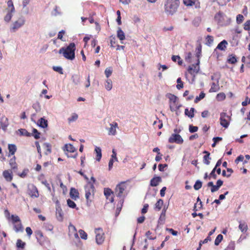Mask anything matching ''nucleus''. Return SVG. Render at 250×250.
Instances as JSON below:
<instances>
[{
	"mask_svg": "<svg viewBox=\"0 0 250 250\" xmlns=\"http://www.w3.org/2000/svg\"><path fill=\"white\" fill-rule=\"evenodd\" d=\"M67 204L68 207L71 208H75L76 207V205L75 202L70 199L67 200Z\"/></svg>",
	"mask_w": 250,
	"mask_h": 250,
	"instance_id": "48",
	"label": "nucleus"
},
{
	"mask_svg": "<svg viewBox=\"0 0 250 250\" xmlns=\"http://www.w3.org/2000/svg\"><path fill=\"white\" fill-rule=\"evenodd\" d=\"M96 234V241L97 244L101 245L104 241V233L102 228H97L95 230Z\"/></svg>",
	"mask_w": 250,
	"mask_h": 250,
	"instance_id": "5",
	"label": "nucleus"
},
{
	"mask_svg": "<svg viewBox=\"0 0 250 250\" xmlns=\"http://www.w3.org/2000/svg\"><path fill=\"white\" fill-rule=\"evenodd\" d=\"M244 29L246 31L250 30V20H248L245 22Z\"/></svg>",
	"mask_w": 250,
	"mask_h": 250,
	"instance_id": "56",
	"label": "nucleus"
},
{
	"mask_svg": "<svg viewBox=\"0 0 250 250\" xmlns=\"http://www.w3.org/2000/svg\"><path fill=\"white\" fill-rule=\"evenodd\" d=\"M110 127L108 129V134L109 135H115L116 134V128L118 127V124L116 122H113L110 124Z\"/></svg>",
	"mask_w": 250,
	"mask_h": 250,
	"instance_id": "16",
	"label": "nucleus"
},
{
	"mask_svg": "<svg viewBox=\"0 0 250 250\" xmlns=\"http://www.w3.org/2000/svg\"><path fill=\"white\" fill-rule=\"evenodd\" d=\"M10 218L13 224H15L21 221L20 217L16 215H12Z\"/></svg>",
	"mask_w": 250,
	"mask_h": 250,
	"instance_id": "45",
	"label": "nucleus"
},
{
	"mask_svg": "<svg viewBox=\"0 0 250 250\" xmlns=\"http://www.w3.org/2000/svg\"><path fill=\"white\" fill-rule=\"evenodd\" d=\"M161 181L162 179L160 176L154 177L150 180V185L151 187H156Z\"/></svg>",
	"mask_w": 250,
	"mask_h": 250,
	"instance_id": "19",
	"label": "nucleus"
},
{
	"mask_svg": "<svg viewBox=\"0 0 250 250\" xmlns=\"http://www.w3.org/2000/svg\"><path fill=\"white\" fill-rule=\"evenodd\" d=\"M9 165L13 169H17V164L16 162V157L14 156L13 158L10 159L9 161Z\"/></svg>",
	"mask_w": 250,
	"mask_h": 250,
	"instance_id": "28",
	"label": "nucleus"
},
{
	"mask_svg": "<svg viewBox=\"0 0 250 250\" xmlns=\"http://www.w3.org/2000/svg\"><path fill=\"white\" fill-rule=\"evenodd\" d=\"M95 151L97 154L96 159L98 161H100L102 158V150L99 147L96 146L95 149Z\"/></svg>",
	"mask_w": 250,
	"mask_h": 250,
	"instance_id": "29",
	"label": "nucleus"
},
{
	"mask_svg": "<svg viewBox=\"0 0 250 250\" xmlns=\"http://www.w3.org/2000/svg\"><path fill=\"white\" fill-rule=\"evenodd\" d=\"M38 125L41 127L45 128L47 126V121L43 118H41L38 121Z\"/></svg>",
	"mask_w": 250,
	"mask_h": 250,
	"instance_id": "26",
	"label": "nucleus"
},
{
	"mask_svg": "<svg viewBox=\"0 0 250 250\" xmlns=\"http://www.w3.org/2000/svg\"><path fill=\"white\" fill-rule=\"evenodd\" d=\"M167 97L169 99V101L174 104H175L177 101V97L173 94L169 93L167 95Z\"/></svg>",
	"mask_w": 250,
	"mask_h": 250,
	"instance_id": "39",
	"label": "nucleus"
},
{
	"mask_svg": "<svg viewBox=\"0 0 250 250\" xmlns=\"http://www.w3.org/2000/svg\"><path fill=\"white\" fill-rule=\"evenodd\" d=\"M104 195L107 200H108L109 202L113 203L114 201L113 191L109 188H104Z\"/></svg>",
	"mask_w": 250,
	"mask_h": 250,
	"instance_id": "13",
	"label": "nucleus"
},
{
	"mask_svg": "<svg viewBox=\"0 0 250 250\" xmlns=\"http://www.w3.org/2000/svg\"><path fill=\"white\" fill-rule=\"evenodd\" d=\"M25 23V19L23 17L19 18L16 21L13 22L10 30L12 32H15L22 27Z\"/></svg>",
	"mask_w": 250,
	"mask_h": 250,
	"instance_id": "6",
	"label": "nucleus"
},
{
	"mask_svg": "<svg viewBox=\"0 0 250 250\" xmlns=\"http://www.w3.org/2000/svg\"><path fill=\"white\" fill-rule=\"evenodd\" d=\"M216 169V167H214V168L212 170L211 172L209 174V176H208L209 179L210 177H212L213 179H216L217 178V175L215 173Z\"/></svg>",
	"mask_w": 250,
	"mask_h": 250,
	"instance_id": "57",
	"label": "nucleus"
},
{
	"mask_svg": "<svg viewBox=\"0 0 250 250\" xmlns=\"http://www.w3.org/2000/svg\"><path fill=\"white\" fill-rule=\"evenodd\" d=\"M166 209L164 208L161 212V215L159 219V223H163L164 222L166 217Z\"/></svg>",
	"mask_w": 250,
	"mask_h": 250,
	"instance_id": "37",
	"label": "nucleus"
},
{
	"mask_svg": "<svg viewBox=\"0 0 250 250\" xmlns=\"http://www.w3.org/2000/svg\"><path fill=\"white\" fill-rule=\"evenodd\" d=\"M19 131L20 132L21 134L22 135H24L26 136H30V133L25 129H19Z\"/></svg>",
	"mask_w": 250,
	"mask_h": 250,
	"instance_id": "52",
	"label": "nucleus"
},
{
	"mask_svg": "<svg viewBox=\"0 0 250 250\" xmlns=\"http://www.w3.org/2000/svg\"><path fill=\"white\" fill-rule=\"evenodd\" d=\"M239 229L242 232L245 233L247 232L248 229V225L246 223H240L239 225Z\"/></svg>",
	"mask_w": 250,
	"mask_h": 250,
	"instance_id": "31",
	"label": "nucleus"
},
{
	"mask_svg": "<svg viewBox=\"0 0 250 250\" xmlns=\"http://www.w3.org/2000/svg\"><path fill=\"white\" fill-rule=\"evenodd\" d=\"M105 87L107 90H110L112 88V82L110 79H107L105 84Z\"/></svg>",
	"mask_w": 250,
	"mask_h": 250,
	"instance_id": "38",
	"label": "nucleus"
},
{
	"mask_svg": "<svg viewBox=\"0 0 250 250\" xmlns=\"http://www.w3.org/2000/svg\"><path fill=\"white\" fill-rule=\"evenodd\" d=\"M198 129V127L196 126L190 125L189 126V130L190 133H194L196 132Z\"/></svg>",
	"mask_w": 250,
	"mask_h": 250,
	"instance_id": "59",
	"label": "nucleus"
},
{
	"mask_svg": "<svg viewBox=\"0 0 250 250\" xmlns=\"http://www.w3.org/2000/svg\"><path fill=\"white\" fill-rule=\"evenodd\" d=\"M8 149L9 150L8 156L14 155L17 151V148L14 144H8Z\"/></svg>",
	"mask_w": 250,
	"mask_h": 250,
	"instance_id": "20",
	"label": "nucleus"
},
{
	"mask_svg": "<svg viewBox=\"0 0 250 250\" xmlns=\"http://www.w3.org/2000/svg\"><path fill=\"white\" fill-rule=\"evenodd\" d=\"M126 188V182H121L116 186L115 188V193L117 197H122L124 196Z\"/></svg>",
	"mask_w": 250,
	"mask_h": 250,
	"instance_id": "4",
	"label": "nucleus"
},
{
	"mask_svg": "<svg viewBox=\"0 0 250 250\" xmlns=\"http://www.w3.org/2000/svg\"><path fill=\"white\" fill-rule=\"evenodd\" d=\"M183 139L179 134H172L168 139V142L170 143H177L181 144L183 143Z\"/></svg>",
	"mask_w": 250,
	"mask_h": 250,
	"instance_id": "11",
	"label": "nucleus"
},
{
	"mask_svg": "<svg viewBox=\"0 0 250 250\" xmlns=\"http://www.w3.org/2000/svg\"><path fill=\"white\" fill-rule=\"evenodd\" d=\"M230 117L226 113H221L220 114V124L225 128H227L229 124Z\"/></svg>",
	"mask_w": 250,
	"mask_h": 250,
	"instance_id": "7",
	"label": "nucleus"
},
{
	"mask_svg": "<svg viewBox=\"0 0 250 250\" xmlns=\"http://www.w3.org/2000/svg\"><path fill=\"white\" fill-rule=\"evenodd\" d=\"M196 56L198 58L200 57L202 52V45L199 44L196 49Z\"/></svg>",
	"mask_w": 250,
	"mask_h": 250,
	"instance_id": "58",
	"label": "nucleus"
},
{
	"mask_svg": "<svg viewBox=\"0 0 250 250\" xmlns=\"http://www.w3.org/2000/svg\"><path fill=\"white\" fill-rule=\"evenodd\" d=\"M219 89V85L216 84L215 83H213L211 84L210 89H209V92H215L218 91Z\"/></svg>",
	"mask_w": 250,
	"mask_h": 250,
	"instance_id": "36",
	"label": "nucleus"
},
{
	"mask_svg": "<svg viewBox=\"0 0 250 250\" xmlns=\"http://www.w3.org/2000/svg\"><path fill=\"white\" fill-rule=\"evenodd\" d=\"M112 73V69L111 67L107 68L105 69L104 73L107 78H108Z\"/></svg>",
	"mask_w": 250,
	"mask_h": 250,
	"instance_id": "54",
	"label": "nucleus"
},
{
	"mask_svg": "<svg viewBox=\"0 0 250 250\" xmlns=\"http://www.w3.org/2000/svg\"><path fill=\"white\" fill-rule=\"evenodd\" d=\"M70 197L74 200H76L79 198V193L76 189L75 188H71L70 191Z\"/></svg>",
	"mask_w": 250,
	"mask_h": 250,
	"instance_id": "17",
	"label": "nucleus"
},
{
	"mask_svg": "<svg viewBox=\"0 0 250 250\" xmlns=\"http://www.w3.org/2000/svg\"><path fill=\"white\" fill-rule=\"evenodd\" d=\"M205 93L204 92H201L199 96H197L194 100V103H197L199 101L204 99L205 97Z\"/></svg>",
	"mask_w": 250,
	"mask_h": 250,
	"instance_id": "41",
	"label": "nucleus"
},
{
	"mask_svg": "<svg viewBox=\"0 0 250 250\" xmlns=\"http://www.w3.org/2000/svg\"><path fill=\"white\" fill-rule=\"evenodd\" d=\"M194 111L195 109L193 107H191L190 109V111H188V108H186L185 110V114L186 116H188V117L192 118L194 116Z\"/></svg>",
	"mask_w": 250,
	"mask_h": 250,
	"instance_id": "25",
	"label": "nucleus"
},
{
	"mask_svg": "<svg viewBox=\"0 0 250 250\" xmlns=\"http://www.w3.org/2000/svg\"><path fill=\"white\" fill-rule=\"evenodd\" d=\"M226 98V95L225 93L222 92L218 94L216 96V99L218 101H223Z\"/></svg>",
	"mask_w": 250,
	"mask_h": 250,
	"instance_id": "51",
	"label": "nucleus"
},
{
	"mask_svg": "<svg viewBox=\"0 0 250 250\" xmlns=\"http://www.w3.org/2000/svg\"><path fill=\"white\" fill-rule=\"evenodd\" d=\"M7 8L6 9H7V11L14 12H15V8L14 6L13 1L11 0H9L7 1Z\"/></svg>",
	"mask_w": 250,
	"mask_h": 250,
	"instance_id": "30",
	"label": "nucleus"
},
{
	"mask_svg": "<svg viewBox=\"0 0 250 250\" xmlns=\"http://www.w3.org/2000/svg\"><path fill=\"white\" fill-rule=\"evenodd\" d=\"M204 153L206 154L203 158L204 163L206 165H208L210 163L209 160L211 159L209 157L210 153L207 151H205Z\"/></svg>",
	"mask_w": 250,
	"mask_h": 250,
	"instance_id": "27",
	"label": "nucleus"
},
{
	"mask_svg": "<svg viewBox=\"0 0 250 250\" xmlns=\"http://www.w3.org/2000/svg\"><path fill=\"white\" fill-rule=\"evenodd\" d=\"M94 185L90 183L84 187L85 196L86 200V204L88 206H90L91 203L94 195Z\"/></svg>",
	"mask_w": 250,
	"mask_h": 250,
	"instance_id": "3",
	"label": "nucleus"
},
{
	"mask_svg": "<svg viewBox=\"0 0 250 250\" xmlns=\"http://www.w3.org/2000/svg\"><path fill=\"white\" fill-rule=\"evenodd\" d=\"M183 2L187 7L194 6L196 9L200 8V2L199 0H183Z\"/></svg>",
	"mask_w": 250,
	"mask_h": 250,
	"instance_id": "10",
	"label": "nucleus"
},
{
	"mask_svg": "<svg viewBox=\"0 0 250 250\" xmlns=\"http://www.w3.org/2000/svg\"><path fill=\"white\" fill-rule=\"evenodd\" d=\"M78 118V115L76 113H74L72 114L71 117L68 119V121L69 123L73 122L76 121Z\"/></svg>",
	"mask_w": 250,
	"mask_h": 250,
	"instance_id": "46",
	"label": "nucleus"
},
{
	"mask_svg": "<svg viewBox=\"0 0 250 250\" xmlns=\"http://www.w3.org/2000/svg\"><path fill=\"white\" fill-rule=\"evenodd\" d=\"M79 233L82 239L84 240H86L87 239V234L83 230L80 229L79 230Z\"/></svg>",
	"mask_w": 250,
	"mask_h": 250,
	"instance_id": "44",
	"label": "nucleus"
},
{
	"mask_svg": "<svg viewBox=\"0 0 250 250\" xmlns=\"http://www.w3.org/2000/svg\"><path fill=\"white\" fill-rule=\"evenodd\" d=\"M43 147L44 149V154L46 155L51 153V145L49 143H44Z\"/></svg>",
	"mask_w": 250,
	"mask_h": 250,
	"instance_id": "23",
	"label": "nucleus"
},
{
	"mask_svg": "<svg viewBox=\"0 0 250 250\" xmlns=\"http://www.w3.org/2000/svg\"><path fill=\"white\" fill-rule=\"evenodd\" d=\"M27 193L31 197L33 198H38L39 196L38 188L34 185L28 186Z\"/></svg>",
	"mask_w": 250,
	"mask_h": 250,
	"instance_id": "9",
	"label": "nucleus"
},
{
	"mask_svg": "<svg viewBox=\"0 0 250 250\" xmlns=\"http://www.w3.org/2000/svg\"><path fill=\"white\" fill-rule=\"evenodd\" d=\"M223 239V236L222 234L218 235L215 240L214 244L216 246L219 245V244L221 243V242L222 241Z\"/></svg>",
	"mask_w": 250,
	"mask_h": 250,
	"instance_id": "40",
	"label": "nucleus"
},
{
	"mask_svg": "<svg viewBox=\"0 0 250 250\" xmlns=\"http://www.w3.org/2000/svg\"><path fill=\"white\" fill-rule=\"evenodd\" d=\"M16 246L17 248L24 249L25 246V243L21 240L18 239L17 241Z\"/></svg>",
	"mask_w": 250,
	"mask_h": 250,
	"instance_id": "43",
	"label": "nucleus"
},
{
	"mask_svg": "<svg viewBox=\"0 0 250 250\" xmlns=\"http://www.w3.org/2000/svg\"><path fill=\"white\" fill-rule=\"evenodd\" d=\"M33 136L36 139H38L40 138V133L35 128L33 129L32 131Z\"/></svg>",
	"mask_w": 250,
	"mask_h": 250,
	"instance_id": "49",
	"label": "nucleus"
},
{
	"mask_svg": "<svg viewBox=\"0 0 250 250\" xmlns=\"http://www.w3.org/2000/svg\"><path fill=\"white\" fill-rule=\"evenodd\" d=\"M65 34V31L64 30H61V31H60L58 33V39L62 40V41H63V36L64 35V34Z\"/></svg>",
	"mask_w": 250,
	"mask_h": 250,
	"instance_id": "63",
	"label": "nucleus"
},
{
	"mask_svg": "<svg viewBox=\"0 0 250 250\" xmlns=\"http://www.w3.org/2000/svg\"><path fill=\"white\" fill-rule=\"evenodd\" d=\"M13 12H10V11H7V14L6 15V16L4 17V21H6V22H9L12 18V13Z\"/></svg>",
	"mask_w": 250,
	"mask_h": 250,
	"instance_id": "42",
	"label": "nucleus"
},
{
	"mask_svg": "<svg viewBox=\"0 0 250 250\" xmlns=\"http://www.w3.org/2000/svg\"><path fill=\"white\" fill-rule=\"evenodd\" d=\"M163 204V200L161 199H159L155 205V209L158 210V211L160 210L162 208Z\"/></svg>",
	"mask_w": 250,
	"mask_h": 250,
	"instance_id": "32",
	"label": "nucleus"
},
{
	"mask_svg": "<svg viewBox=\"0 0 250 250\" xmlns=\"http://www.w3.org/2000/svg\"><path fill=\"white\" fill-rule=\"evenodd\" d=\"M56 217L59 221H62L63 220V212L60 207L56 208Z\"/></svg>",
	"mask_w": 250,
	"mask_h": 250,
	"instance_id": "24",
	"label": "nucleus"
},
{
	"mask_svg": "<svg viewBox=\"0 0 250 250\" xmlns=\"http://www.w3.org/2000/svg\"><path fill=\"white\" fill-rule=\"evenodd\" d=\"M179 0H166L165 2V12L167 15H173L179 6Z\"/></svg>",
	"mask_w": 250,
	"mask_h": 250,
	"instance_id": "2",
	"label": "nucleus"
},
{
	"mask_svg": "<svg viewBox=\"0 0 250 250\" xmlns=\"http://www.w3.org/2000/svg\"><path fill=\"white\" fill-rule=\"evenodd\" d=\"M231 0H218L217 3L220 6H225Z\"/></svg>",
	"mask_w": 250,
	"mask_h": 250,
	"instance_id": "53",
	"label": "nucleus"
},
{
	"mask_svg": "<svg viewBox=\"0 0 250 250\" xmlns=\"http://www.w3.org/2000/svg\"><path fill=\"white\" fill-rule=\"evenodd\" d=\"M227 45L228 42L226 40H224L218 44L216 48L222 51H224L225 50Z\"/></svg>",
	"mask_w": 250,
	"mask_h": 250,
	"instance_id": "22",
	"label": "nucleus"
},
{
	"mask_svg": "<svg viewBox=\"0 0 250 250\" xmlns=\"http://www.w3.org/2000/svg\"><path fill=\"white\" fill-rule=\"evenodd\" d=\"M53 69L54 71L59 72L61 74H63V70L62 68L60 66H53Z\"/></svg>",
	"mask_w": 250,
	"mask_h": 250,
	"instance_id": "61",
	"label": "nucleus"
},
{
	"mask_svg": "<svg viewBox=\"0 0 250 250\" xmlns=\"http://www.w3.org/2000/svg\"><path fill=\"white\" fill-rule=\"evenodd\" d=\"M64 151H66L67 152L74 153L73 154H70L69 155L67 154L68 157L75 158L77 156V153L76 151V149L74 147V146L71 144H66L64 146V148L63 149Z\"/></svg>",
	"mask_w": 250,
	"mask_h": 250,
	"instance_id": "8",
	"label": "nucleus"
},
{
	"mask_svg": "<svg viewBox=\"0 0 250 250\" xmlns=\"http://www.w3.org/2000/svg\"><path fill=\"white\" fill-rule=\"evenodd\" d=\"M177 85H176V87L178 89H181L184 86L183 83L182 82L181 79L179 78L177 80Z\"/></svg>",
	"mask_w": 250,
	"mask_h": 250,
	"instance_id": "50",
	"label": "nucleus"
},
{
	"mask_svg": "<svg viewBox=\"0 0 250 250\" xmlns=\"http://www.w3.org/2000/svg\"><path fill=\"white\" fill-rule=\"evenodd\" d=\"M28 172V169H24L21 173L19 174V175L21 178H24L27 175Z\"/></svg>",
	"mask_w": 250,
	"mask_h": 250,
	"instance_id": "62",
	"label": "nucleus"
},
{
	"mask_svg": "<svg viewBox=\"0 0 250 250\" xmlns=\"http://www.w3.org/2000/svg\"><path fill=\"white\" fill-rule=\"evenodd\" d=\"M14 224V229L15 230L16 232H22L23 230V228L22 227V225L21 224V221L18 222L15 224Z\"/></svg>",
	"mask_w": 250,
	"mask_h": 250,
	"instance_id": "21",
	"label": "nucleus"
},
{
	"mask_svg": "<svg viewBox=\"0 0 250 250\" xmlns=\"http://www.w3.org/2000/svg\"><path fill=\"white\" fill-rule=\"evenodd\" d=\"M225 14L221 11H219L214 16V19L218 23H221L224 21Z\"/></svg>",
	"mask_w": 250,
	"mask_h": 250,
	"instance_id": "18",
	"label": "nucleus"
},
{
	"mask_svg": "<svg viewBox=\"0 0 250 250\" xmlns=\"http://www.w3.org/2000/svg\"><path fill=\"white\" fill-rule=\"evenodd\" d=\"M235 246L233 244H229L224 250H234Z\"/></svg>",
	"mask_w": 250,
	"mask_h": 250,
	"instance_id": "64",
	"label": "nucleus"
},
{
	"mask_svg": "<svg viewBox=\"0 0 250 250\" xmlns=\"http://www.w3.org/2000/svg\"><path fill=\"white\" fill-rule=\"evenodd\" d=\"M199 61L198 60V62L195 64H192L188 66V72L191 74L193 77H195V75L198 73L199 70Z\"/></svg>",
	"mask_w": 250,
	"mask_h": 250,
	"instance_id": "12",
	"label": "nucleus"
},
{
	"mask_svg": "<svg viewBox=\"0 0 250 250\" xmlns=\"http://www.w3.org/2000/svg\"><path fill=\"white\" fill-rule=\"evenodd\" d=\"M244 16L241 14H239L236 17V21L237 23L240 24L243 22L244 21Z\"/></svg>",
	"mask_w": 250,
	"mask_h": 250,
	"instance_id": "55",
	"label": "nucleus"
},
{
	"mask_svg": "<svg viewBox=\"0 0 250 250\" xmlns=\"http://www.w3.org/2000/svg\"><path fill=\"white\" fill-rule=\"evenodd\" d=\"M202 186V183L200 181L197 180L195 182L193 187H194V189L197 190H199V189H200L201 188Z\"/></svg>",
	"mask_w": 250,
	"mask_h": 250,
	"instance_id": "47",
	"label": "nucleus"
},
{
	"mask_svg": "<svg viewBox=\"0 0 250 250\" xmlns=\"http://www.w3.org/2000/svg\"><path fill=\"white\" fill-rule=\"evenodd\" d=\"M2 175L7 182H11L13 180V173L11 170H5L3 171Z\"/></svg>",
	"mask_w": 250,
	"mask_h": 250,
	"instance_id": "15",
	"label": "nucleus"
},
{
	"mask_svg": "<svg viewBox=\"0 0 250 250\" xmlns=\"http://www.w3.org/2000/svg\"><path fill=\"white\" fill-rule=\"evenodd\" d=\"M69 235H71L73 232L77 231V229L73 225H70L69 226Z\"/></svg>",
	"mask_w": 250,
	"mask_h": 250,
	"instance_id": "60",
	"label": "nucleus"
},
{
	"mask_svg": "<svg viewBox=\"0 0 250 250\" xmlns=\"http://www.w3.org/2000/svg\"><path fill=\"white\" fill-rule=\"evenodd\" d=\"M76 45L75 43L71 42L67 46L61 48L59 53L62 54L64 58L72 61L75 58Z\"/></svg>",
	"mask_w": 250,
	"mask_h": 250,
	"instance_id": "1",
	"label": "nucleus"
},
{
	"mask_svg": "<svg viewBox=\"0 0 250 250\" xmlns=\"http://www.w3.org/2000/svg\"><path fill=\"white\" fill-rule=\"evenodd\" d=\"M0 124L2 130L6 131L7 130V127L9 125V121L8 118L4 115H3L0 118Z\"/></svg>",
	"mask_w": 250,
	"mask_h": 250,
	"instance_id": "14",
	"label": "nucleus"
},
{
	"mask_svg": "<svg viewBox=\"0 0 250 250\" xmlns=\"http://www.w3.org/2000/svg\"><path fill=\"white\" fill-rule=\"evenodd\" d=\"M213 37L210 35H208L206 37V44L210 46L213 42Z\"/></svg>",
	"mask_w": 250,
	"mask_h": 250,
	"instance_id": "35",
	"label": "nucleus"
},
{
	"mask_svg": "<svg viewBox=\"0 0 250 250\" xmlns=\"http://www.w3.org/2000/svg\"><path fill=\"white\" fill-rule=\"evenodd\" d=\"M227 61L229 63L234 64L237 62V60L235 56L230 55L228 57Z\"/></svg>",
	"mask_w": 250,
	"mask_h": 250,
	"instance_id": "33",
	"label": "nucleus"
},
{
	"mask_svg": "<svg viewBox=\"0 0 250 250\" xmlns=\"http://www.w3.org/2000/svg\"><path fill=\"white\" fill-rule=\"evenodd\" d=\"M117 37L121 41L125 39V35L121 28H119L117 31Z\"/></svg>",
	"mask_w": 250,
	"mask_h": 250,
	"instance_id": "34",
	"label": "nucleus"
}]
</instances>
